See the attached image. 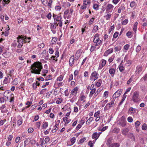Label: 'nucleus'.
I'll list each match as a JSON object with an SVG mask.
<instances>
[{
    "label": "nucleus",
    "instance_id": "nucleus-33",
    "mask_svg": "<svg viewBox=\"0 0 147 147\" xmlns=\"http://www.w3.org/2000/svg\"><path fill=\"white\" fill-rule=\"evenodd\" d=\"M76 140V138L75 137H73L71 139L70 141L71 144V145H70L69 146H71L73 145L75 142Z\"/></svg>",
    "mask_w": 147,
    "mask_h": 147
},
{
    "label": "nucleus",
    "instance_id": "nucleus-51",
    "mask_svg": "<svg viewBox=\"0 0 147 147\" xmlns=\"http://www.w3.org/2000/svg\"><path fill=\"white\" fill-rule=\"evenodd\" d=\"M128 19H125L121 23L123 25H125L128 23Z\"/></svg>",
    "mask_w": 147,
    "mask_h": 147
},
{
    "label": "nucleus",
    "instance_id": "nucleus-16",
    "mask_svg": "<svg viewBox=\"0 0 147 147\" xmlns=\"http://www.w3.org/2000/svg\"><path fill=\"white\" fill-rule=\"evenodd\" d=\"M90 90H91V91L90 92L89 95V96L90 97H92L93 94L95 93L96 90V89L95 88H93L90 89Z\"/></svg>",
    "mask_w": 147,
    "mask_h": 147
},
{
    "label": "nucleus",
    "instance_id": "nucleus-1",
    "mask_svg": "<svg viewBox=\"0 0 147 147\" xmlns=\"http://www.w3.org/2000/svg\"><path fill=\"white\" fill-rule=\"evenodd\" d=\"M42 69V64L39 61L34 63L31 66V72L33 74H40Z\"/></svg>",
    "mask_w": 147,
    "mask_h": 147
},
{
    "label": "nucleus",
    "instance_id": "nucleus-47",
    "mask_svg": "<svg viewBox=\"0 0 147 147\" xmlns=\"http://www.w3.org/2000/svg\"><path fill=\"white\" fill-rule=\"evenodd\" d=\"M86 98V97L84 95H82L80 96V100L81 101H83V102H85L84 99Z\"/></svg>",
    "mask_w": 147,
    "mask_h": 147
},
{
    "label": "nucleus",
    "instance_id": "nucleus-2",
    "mask_svg": "<svg viewBox=\"0 0 147 147\" xmlns=\"http://www.w3.org/2000/svg\"><path fill=\"white\" fill-rule=\"evenodd\" d=\"M53 18L54 22H55L56 23L58 24L59 26L61 27L62 26L63 22L61 14L59 13L58 15L53 14Z\"/></svg>",
    "mask_w": 147,
    "mask_h": 147
},
{
    "label": "nucleus",
    "instance_id": "nucleus-43",
    "mask_svg": "<svg viewBox=\"0 0 147 147\" xmlns=\"http://www.w3.org/2000/svg\"><path fill=\"white\" fill-rule=\"evenodd\" d=\"M90 0H84L83 1V4L86 5L87 4H89L90 3Z\"/></svg>",
    "mask_w": 147,
    "mask_h": 147
},
{
    "label": "nucleus",
    "instance_id": "nucleus-41",
    "mask_svg": "<svg viewBox=\"0 0 147 147\" xmlns=\"http://www.w3.org/2000/svg\"><path fill=\"white\" fill-rule=\"evenodd\" d=\"M107 144L109 147L112 146V144H111V140L110 139H109L107 140Z\"/></svg>",
    "mask_w": 147,
    "mask_h": 147
},
{
    "label": "nucleus",
    "instance_id": "nucleus-14",
    "mask_svg": "<svg viewBox=\"0 0 147 147\" xmlns=\"http://www.w3.org/2000/svg\"><path fill=\"white\" fill-rule=\"evenodd\" d=\"M113 48H111L107 50L104 53L105 56H106L108 55L109 54L113 52Z\"/></svg>",
    "mask_w": 147,
    "mask_h": 147
},
{
    "label": "nucleus",
    "instance_id": "nucleus-10",
    "mask_svg": "<svg viewBox=\"0 0 147 147\" xmlns=\"http://www.w3.org/2000/svg\"><path fill=\"white\" fill-rule=\"evenodd\" d=\"M109 72L111 77H113L115 74L116 69L115 68H111L109 69Z\"/></svg>",
    "mask_w": 147,
    "mask_h": 147
},
{
    "label": "nucleus",
    "instance_id": "nucleus-50",
    "mask_svg": "<svg viewBox=\"0 0 147 147\" xmlns=\"http://www.w3.org/2000/svg\"><path fill=\"white\" fill-rule=\"evenodd\" d=\"M142 129L143 130H146L147 129V125L146 124L144 123L142 126Z\"/></svg>",
    "mask_w": 147,
    "mask_h": 147
},
{
    "label": "nucleus",
    "instance_id": "nucleus-39",
    "mask_svg": "<svg viewBox=\"0 0 147 147\" xmlns=\"http://www.w3.org/2000/svg\"><path fill=\"white\" fill-rule=\"evenodd\" d=\"M58 25V24L56 23L55 22L51 24V27L53 28H56V27Z\"/></svg>",
    "mask_w": 147,
    "mask_h": 147
},
{
    "label": "nucleus",
    "instance_id": "nucleus-19",
    "mask_svg": "<svg viewBox=\"0 0 147 147\" xmlns=\"http://www.w3.org/2000/svg\"><path fill=\"white\" fill-rule=\"evenodd\" d=\"M22 38L24 43L26 42H30V40L31 39L30 37L27 38L26 36H22Z\"/></svg>",
    "mask_w": 147,
    "mask_h": 147
},
{
    "label": "nucleus",
    "instance_id": "nucleus-54",
    "mask_svg": "<svg viewBox=\"0 0 147 147\" xmlns=\"http://www.w3.org/2000/svg\"><path fill=\"white\" fill-rule=\"evenodd\" d=\"M131 32L130 31H128L126 33V36L129 38H130L132 37Z\"/></svg>",
    "mask_w": 147,
    "mask_h": 147
},
{
    "label": "nucleus",
    "instance_id": "nucleus-31",
    "mask_svg": "<svg viewBox=\"0 0 147 147\" xmlns=\"http://www.w3.org/2000/svg\"><path fill=\"white\" fill-rule=\"evenodd\" d=\"M86 140V138H83L81 139L78 141V144H80L83 143Z\"/></svg>",
    "mask_w": 147,
    "mask_h": 147
},
{
    "label": "nucleus",
    "instance_id": "nucleus-56",
    "mask_svg": "<svg viewBox=\"0 0 147 147\" xmlns=\"http://www.w3.org/2000/svg\"><path fill=\"white\" fill-rule=\"evenodd\" d=\"M61 102L62 100L61 98H58L56 101V103L57 104H59L61 103Z\"/></svg>",
    "mask_w": 147,
    "mask_h": 147
},
{
    "label": "nucleus",
    "instance_id": "nucleus-40",
    "mask_svg": "<svg viewBox=\"0 0 147 147\" xmlns=\"http://www.w3.org/2000/svg\"><path fill=\"white\" fill-rule=\"evenodd\" d=\"M138 23L137 22H136L134 24V28L133 29V30L136 32L137 29V26L138 25Z\"/></svg>",
    "mask_w": 147,
    "mask_h": 147
},
{
    "label": "nucleus",
    "instance_id": "nucleus-52",
    "mask_svg": "<svg viewBox=\"0 0 147 147\" xmlns=\"http://www.w3.org/2000/svg\"><path fill=\"white\" fill-rule=\"evenodd\" d=\"M31 140V138H27L24 141V142L28 144Z\"/></svg>",
    "mask_w": 147,
    "mask_h": 147
},
{
    "label": "nucleus",
    "instance_id": "nucleus-46",
    "mask_svg": "<svg viewBox=\"0 0 147 147\" xmlns=\"http://www.w3.org/2000/svg\"><path fill=\"white\" fill-rule=\"evenodd\" d=\"M114 58V56H112L111 57L109 58L108 59V61L109 63H111L113 61Z\"/></svg>",
    "mask_w": 147,
    "mask_h": 147
},
{
    "label": "nucleus",
    "instance_id": "nucleus-28",
    "mask_svg": "<svg viewBox=\"0 0 147 147\" xmlns=\"http://www.w3.org/2000/svg\"><path fill=\"white\" fill-rule=\"evenodd\" d=\"M11 0H3L2 4L3 6H5L6 4H8L10 2Z\"/></svg>",
    "mask_w": 147,
    "mask_h": 147
},
{
    "label": "nucleus",
    "instance_id": "nucleus-62",
    "mask_svg": "<svg viewBox=\"0 0 147 147\" xmlns=\"http://www.w3.org/2000/svg\"><path fill=\"white\" fill-rule=\"evenodd\" d=\"M121 0H113L112 3L115 5L117 4Z\"/></svg>",
    "mask_w": 147,
    "mask_h": 147
},
{
    "label": "nucleus",
    "instance_id": "nucleus-22",
    "mask_svg": "<svg viewBox=\"0 0 147 147\" xmlns=\"http://www.w3.org/2000/svg\"><path fill=\"white\" fill-rule=\"evenodd\" d=\"M111 16V14L108 13L107 15L104 16V17L106 19V20H108L110 19Z\"/></svg>",
    "mask_w": 147,
    "mask_h": 147
},
{
    "label": "nucleus",
    "instance_id": "nucleus-21",
    "mask_svg": "<svg viewBox=\"0 0 147 147\" xmlns=\"http://www.w3.org/2000/svg\"><path fill=\"white\" fill-rule=\"evenodd\" d=\"M3 55L5 58H8L11 55V53L9 52H6L3 54Z\"/></svg>",
    "mask_w": 147,
    "mask_h": 147
},
{
    "label": "nucleus",
    "instance_id": "nucleus-15",
    "mask_svg": "<svg viewBox=\"0 0 147 147\" xmlns=\"http://www.w3.org/2000/svg\"><path fill=\"white\" fill-rule=\"evenodd\" d=\"M40 83L38 81H36L35 82L33 83L32 85V88L34 90H35L37 88V86H39Z\"/></svg>",
    "mask_w": 147,
    "mask_h": 147
},
{
    "label": "nucleus",
    "instance_id": "nucleus-61",
    "mask_svg": "<svg viewBox=\"0 0 147 147\" xmlns=\"http://www.w3.org/2000/svg\"><path fill=\"white\" fill-rule=\"evenodd\" d=\"M56 84H57L59 87H60L63 85V82H56Z\"/></svg>",
    "mask_w": 147,
    "mask_h": 147
},
{
    "label": "nucleus",
    "instance_id": "nucleus-13",
    "mask_svg": "<svg viewBox=\"0 0 147 147\" xmlns=\"http://www.w3.org/2000/svg\"><path fill=\"white\" fill-rule=\"evenodd\" d=\"M81 52L80 50H78L75 55V57L76 58V60H77L81 55Z\"/></svg>",
    "mask_w": 147,
    "mask_h": 147
},
{
    "label": "nucleus",
    "instance_id": "nucleus-64",
    "mask_svg": "<svg viewBox=\"0 0 147 147\" xmlns=\"http://www.w3.org/2000/svg\"><path fill=\"white\" fill-rule=\"evenodd\" d=\"M119 145L117 143H115L112 145V146L111 147H119Z\"/></svg>",
    "mask_w": 147,
    "mask_h": 147
},
{
    "label": "nucleus",
    "instance_id": "nucleus-49",
    "mask_svg": "<svg viewBox=\"0 0 147 147\" xmlns=\"http://www.w3.org/2000/svg\"><path fill=\"white\" fill-rule=\"evenodd\" d=\"M52 2V0H49V2L47 4V6H48L49 8H51V5Z\"/></svg>",
    "mask_w": 147,
    "mask_h": 147
},
{
    "label": "nucleus",
    "instance_id": "nucleus-18",
    "mask_svg": "<svg viewBox=\"0 0 147 147\" xmlns=\"http://www.w3.org/2000/svg\"><path fill=\"white\" fill-rule=\"evenodd\" d=\"M98 135V133L96 132H94L92 135V138L94 139H95V141L99 137Z\"/></svg>",
    "mask_w": 147,
    "mask_h": 147
},
{
    "label": "nucleus",
    "instance_id": "nucleus-60",
    "mask_svg": "<svg viewBox=\"0 0 147 147\" xmlns=\"http://www.w3.org/2000/svg\"><path fill=\"white\" fill-rule=\"evenodd\" d=\"M129 45L128 44H127L124 46L123 48L126 51H127L129 49Z\"/></svg>",
    "mask_w": 147,
    "mask_h": 147
},
{
    "label": "nucleus",
    "instance_id": "nucleus-24",
    "mask_svg": "<svg viewBox=\"0 0 147 147\" xmlns=\"http://www.w3.org/2000/svg\"><path fill=\"white\" fill-rule=\"evenodd\" d=\"M9 78L8 76L5 77V79L4 80L3 83L4 84H7L10 82Z\"/></svg>",
    "mask_w": 147,
    "mask_h": 147
},
{
    "label": "nucleus",
    "instance_id": "nucleus-48",
    "mask_svg": "<svg viewBox=\"0 0 147 147\" xmlns=\"http://www.w3.org/2000/svg\"><path fill=\"white\" fill-rule=\"evenodd\" d=\"M101 66L103 67L105 66L106 63V60L104 59L102 60Z\"/></svg>",
    "mask_w": 147,
    "mask_h": 147
},
{
    "label": "nucleus",
    "instance_id": "nucleus-36",
    "mask_svg": "<svg viewBox=\"0 0 147 147\" xmlns=\"http://www.w3.org/2000/svg\"><path fill=\"white\" fill-rule=\"evenodd\" d=\"M98 26L96 25L94 26L92 29V32H96L98 30Z\"/></svg>",
    "mask_w": 147,
    "mask_h": 147
},
{
    "label": "nucleus",
    "instance_id": "nucleus-25",
    "mask_svg": "<svg viewBox=\"0 0 147 147\" xmlns=\"http://www.w3.org/2000/svg\"><path fill=\"white\" fill-rule=\"evenodd\" d=\"M63 121L65 122L66 123L68 124L70 122L71 119H68L66 117H65L63 118Z\"/></svg>",
    "mask_w": 147,
    "mask_h": 147
},
{
    "label": "nucleus",
    "instance_id": "nucleus-7",
    "mask_svg": "<svg viewBox=\"0 0 147 147\" xmlns=\"http://www.w3.org/2000/svg\"><path fill=\"white\" fill-rule=\"evenodd\" d=\"M114 6L110 3L107 4L106 7V12H111L113 9Z\"/></svg>",
    "mask_w": 147,
    "mask_h": 147
},
{
    "label": "nucleus",
    "instance_id": "nucleus-57",
    "mask_svg": "<svg viewBox=\"0 0 147 147\" xmlns=\"http://www.w3.org/2000/svg\"><path fill=\"white\" fill-rule=\"evenodd\" d=\"M42 72L43 74L42 76H46V74L48 73V70L46 69H44L42 70Z\"/></svg>",
    "mask_w": 147,
    "mask_h": 147
},
{
    "label": "nucleus",
    "instance_id": "nucleus-34",
    "mask_svg": "<svg viewBox=\"0 0 147 147\" xmlns=\"http://www.w3.org/2000/svg\"><path fill=\"white\" fill-rule=\"evenodd\" d=\"M94 19L95 18H92L89 21L88 23V25H90L92 24L93 23L94 21Z\"/></svg>",
    "mask_w": 147,
    "mask_h": 147
},
{
    "label": "nucleus",
    "instance_id": "nucleus-3",
    "mask_svg": "<svg viewBox=\"0 0 147 147\" xmlns=\"http://www.w3.org/2000/svg\"><path fill=\"white\" fill-rule=\"evenodd\" d=\"M93 42L95 44L96 46H99L102 42V41L100 39L99 34H96L94 36Z\"/></svg>",
    "mask_w": 147,
    "mask_h": 147
},
{
    "label": "nucleus",
    "instance_id": "nucleus-6",
    "mask_svg": "<svg viewBox=\"0 0 147 147\" xmlns=\"http://www.w3.org/2000/svg\"><path fill=\"white\" fill-rule=\"evenodd\" d=\"M17 39L18 40L17 47L18 48H21L22 47L23 43H24L22 36V35L18 36L17 38Z\"/></svg>",
    "mask_w": 147,
    "mask_h": 147
},
{
    "label": "nucleus",
    "instance_id": "nucleus-5",
    "mask_svg": "<svg viewBox=\"0 0 147 147\" xmlns=\"http://www.w3.org/2000/svg\"><path fill=\"white\" fill-rule=\"evenodd\" d=\"M132 100L134 102H137L140 100L139 93L137 92H134L133 94Z\"/></svg>",
    "mask_w": 147,
    "mask_h": 147
},
{
    "label": "nucleus",
    "instance_id": "nucleus-17",
    "mask_svg": "<svg viewBox=\"0 0 147 147\" xmlns=\"http://www.w3.org/2000/svg\"><path fill=\"white\" fill-rule=\"evenodd\" d=\"M102 83V80L100 79H99L96 82L95 84V86L97 87H99L101 85Z\"/></svg>",
    "mask_w": 147,
    "mask_h": 147
},
{
    "label": "nucleus",
    "instance_id": "nucleus-55",
    "mask_svg": "<svg viewBox=\"0 0 147 147\" xmlns=\"http://www.w3.org/2000/svg\"><path fill=\"white\" fill-rule=\"evenodd\" d=\"M93 7L95 10H97L98 9V5L96 4H94Z\"/></svg>",
    "mask_w": 147,
    "mask_h": 147
},
{
    "label": "nucleus",
    "instance_id": "nucleus-4",
    "mask_svg": "<svg viewBox=\"0 0 147 147\" xmlns=\"http://www.w3.org/2000/svg\"><path fill=\"white\" fill-rule=\"evenodd\" d=\"M98 76L99 74L97 72L94 71L91 74L90 78V80L91 81H95L98 79Z\"/></svg>",
    "mask_w": 147,
    "mask_h": 147
},
{
    "label": "nucleus",
    "instance_id": "nucleus-44",
    "mask_svg": "<svg viewBox=\"0 0 147 147\" xmlns=\"http://www.w3.org/2000/svg\"><path fill=\"white\" fill-rule=\"evenodd\" d=\"M129 138L131 139L132 140L134 141L135 140V137L134 135L132 133H131L129 135Z\"/></svg>",
    "mask_w": 147,
    "mask_h": 147
},
{
    "label": "nucleus",
    "instance_id": "nucleus-8",
    "mask_svg": "<svg viewBox=\"0 0 147 147\" xmlns=\"http://www.w3.org/2000/svg\"><path fill=\"white\" fill-rule=\"evenodd\" d=\"M122 92V90H117L113 95V98L115 99L118 97L120 95Z\"/></svg>",
    "mask_w": 147,
    "mask_h": 147
},
{
    "label": "nucleus",
    "instance_id": "nucleus-11",
    "mask_svg": "<svg viewBox=\"0 0 147 147\" xmlns=\"http://www.w3.org/2000/svg\"><path fill=\"white\" fill-rule=\"evenodd\" d=\"M143 66L142 65L138 66L136 68V74H139L142 71Z\"/></svg>",
    "mask_w": 147,
    "mask_h": 147
},
{
    "label": "nucleus",
    "instance_id": "nucleus-20",
    "mask_svg": "<svg viewBox=\"0 0 147 147\" xmlns=\"http://www.w3.org/2000/svg\"><path fill=\"white\" fill-rule=\"evenodd\" d=\"M115 101V99L113 98L111 100V102L110 103L107 104L106 106L109 105V108H111L112 107V105L114 104Z\"/></svg>",
    "mask_w": 147,
    "mask_h": 147
},
{
    "label": "nucleus",
    "instance_id": "nucleus-29",
    "mask_svg": "<svg viewBox=\"0 0 147 147\" xmlns=\"http://www.w3.org/2000/svg\"><path fill=\"white\" fill-rule=\"evenodd\" d=\"M10 29L9 27L8 26L7 28L5 30L4 35L5 36H7L9 34V30Z\"/></svg>",
    "mask_w": 147,
    "mask_h": 147
},
{
    "label": "nucleus",
    "instance_id": "nucleus-58",
    "mask_svg": "<svg viewBox=\"0 0 147 147\" xmlns=\"http://www.w3.org/2000/svg\"><path fill=\"white\" fill-rule=\"evenodd\" d=\"M141 46L140 45H138L137 46L136 49V51L137 52H139L140 50H141Z\"/></svg>",
    "mask_w": 147,
    "mask_h": 147
},
{
    "label": "nucleus",
    "instance_id": "nucleus-35",
    "mask_svg": "<svg viewBox=\"0 0 147 147\" xmlns=\"http://www.w3.org/2000/svg\"><path fill=\"white\" fill-rule=\"evenodd\" d=\"M126 96H127V95H123V96L122 97L121 100V101L120 102V103L119 104V105H121L122 104L123 102L125 100V99L126 98Z\"/></svg>",
    "mask_w": 147,
    "mask_h": 147
},
{
    "label": "nucleus",
    "instance_id": "nucleus-23",
    "mask_svg": "<svg viewBox=\"0 0 147 147\" xmlns=\"http://www.w3.org/2000/svg\"><path fill=\"white\" fill-rule=\"evenodd\" d=\"M129 131V129L127 128H125L124 129H123L122 132V133L124 135H126L127 134Z\"/></svg>",
    "mask_w": 147,
    "mask_h": 147
},
{
    "label": "nucleus",
    "instance_id": "nucleus-63",
    "mask_svg": "<svg viewBox=\"0 0 147 147\" xmlns=\"http://www.w3.org/2000/svg\"><path fill=\"white\" fill-rule=\"evenodd\" d=\"M128 121L129 123H131L133 121V119L132 117H129L127 118Z\"/></svg>",
    "mask_w": 147,
    "mask_h": 147
},
{
    "label": "nucleus",
    "instance_id": "nucleus-32",
    "mask_svg": "<svg viewBox=\"0 0 147 147\" xmlns=\"http://www.w3.org/2000/svg\"><path fill=\"white\" fill-rule=\"evenodd\" d=\"M63 78V76L62 75H60L59 77H57V79L56 82H61V81Z\"/></svg>",
    "mask_w": 147,
    "mask_h": 147
},
{
    "label": "nucleus",
    "instance_id": "nucleus-53",
    "mask_svg": "<svg viewBox=\"0 0 147 147\" xmlns=\"http://www.w3.org/2000/svg\"><path fill=\"white\" fill-rule=\"evenodd\" d=\"M100 111H98L96 112L94 114V117H99V116L100 115Z\"/></svg>",
    "mask_w": 147,
    "mask_h": 147
},
{
    "label": "nucleus",
    "instance_id": "nucleus-37",
    "mask_svg": "<svg viewBox=\"0 0 147 147\" xmlns=\"http://www.w3.org/2000/svg\"><path fill=\"white\" fill-rule=\"evenodd\" d=\"M47 91V89L46 88H44L42 89L40 92L39 94H45Z\"/></svg>",
    "mask_w": 147,
    "mask_h": 147
},
{
    "label": "nucleus",
    "instance_id": "nucleus-45",
    "mask_svg": "<svg viewBox=\"0 0 147 147\" xmlns=\"http://www.w3.org/2000/svg\"><path fill=\"white\" fill-rule=\"evenodd\" d=\"M42 3L45 6H47V4L48 3L47 0H41Z\"/></svg>",
    "mask_w": 147,
    "mask_h": 147
},
{
    "label": "nucleus",
    "instance_id": "nucleus-12",
    "mask_svg": "<svg viewBox=\"0 0 147 147\" xmlns=\"http://www.w3.org/2000/svg\"><path fill=\"white\" fill-rule=\"evenodd\" d=\"M78 90V88L77 87H76L74 89L72 90L71 92L70 96L71 95H76Z\"/></svg>",
    "mask_w": 147,
    "mask_h": 147
},
{
    "label": "nucleus",
    "instance_id": "nucleus-38",
    "mask_svg": "<svg viewBox=\"0 0 147 147\" xmlns=\"http://www.w3.org/2000/svg\"><path fill=\"white\" fill-rule=\"evenodd\" d=\"M48 125V123L47 122H45L43 123L42 127L44 129H46Z\"/></svg>",
    "mask_w": 147,
    "mask_h": 147
},
{
    "label": "nucleus",
    "instance_id": "nucleus-30",
    "mask_svg": "<svg viewBox=\"0 0 147 147\" xmlns=\"http://www.w3.org/2000/svg\"><path fill=\"white\" fill-rule=\"evenodd\" d=\"M93 119L92 117H90L86 121V123L87 124L89 125L90 123V122L92 121Z\"/></svg>",
    "mask_w": 147,
    "mask_h": 147
},
{
    "label": "nucleus",
    "instance_id": "nucleus-59",
    "mask_svg": "<svg viewBox=\"0 0 147 147\" xmlns=\"http://www.w3.org/2000/svg\"><path fill=\"white\" fill-rule=\"evenodd\" d=\"M59 125V124H57V123H55V126H54V128L55 129H53V132H55L56 130H57L58 128L57 127V126Z\"/></svg>",
    "mask_w": 147,
    "mask_h": 147
},
{
    "label": "nucleus",
    "instance_id": "nucleus-9",
    "mask_svg": "<svg viewBox=\"0 0 147 147\" xmlns=\"http://www.w3.org/2000/svg\"><path fill=\"white\" fill-rule=\"evenodd\" d=\"M74 55L72 56L69 59V65L71 67L72 66L74 63Z\"/></svg>",
    "mask_w": 147,
    "mask_h": 147
},
{
    "label": "nucleus",
    "instance_id": "nucleus-42",
    "mask_svg": "<svg viewBox=\"0 0 147 147\" xmlns=\"http://www.w3.org/2000/svg\"><path fill=\"white\" fill-rule=\"evenodd\" d=\"M23 120L22 119H19L17 121V124L19 126H20L22 124L23 122Z\"/></svg>",
    "mask_w": 147,
    "mask_h": 147
},
{
    "label": "nucleus",
    "instance_id": "nucleus-27",
    "mask_svg": "<svg viewBox=\"0 0 147 147\" xmlns=\"http://www.w3.org/2000/svg\"><path fill=\"white\" fill-rule=\"evenodd\" d=\"M121 49V46H116L114 48L115 52H116L119 51H120Z\"/></svg>",
    "mask_w": 147,
    "mask_h": 147
},
{
    "label": "nucleus",
    "instance_id": "nucleus-26",
    "mask_svg": "<svg viewBox=\"0 0 147 147\" xmlns=\"http://www.w3.org/2000/svg\"><path fill=\"white\" fill-rule=\"evenodd\" d=\"M129 112L131 114H133L136 112V111L133 108L130 107L129 109Z\"/></svg>",
    "mask_w": 147,
    "mask_h": 147
}]
</instances>
